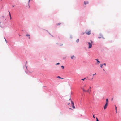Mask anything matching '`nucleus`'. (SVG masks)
<instances>
[{
  "label": "nucleus",
  "instance_id": "nucleus-34",
  "mask_svg": "<svg viewBox=\"0 0 121 121\" xmlns=\"http://www.w3.org/2000/svg\"><path fill=\"white\" fill-rule=\"evenodd\" d=\"M93 78H92L91 79V80H92L93 79Z\"/></svg>",
  "mask_w": 121,
  "mask_h": 121
},
{
  "label": "nucleus",
  "instance_id": "nucleus-3",
  "mask_svg": "<svg viewBox=\"0 0 121 121\" xmlns=\"http://www.w3.org/2000/svg\"><path fill=\"white\" fill-rule=\"evenodd\" d=\"M69 101L70 100V101L71 102V103H72V107H73V108L74 109H75V107L74 106V103L73 102H72V101H71V99H69Z\"/></svg>",
  "mask_w": 121,
  "mask_h": 121
},
{
  "label": "nucleus",
  "instance_id": "nucleus-6",
  "mask_svg": "<svg viewBox=\"0 0 121 121\" xmlns=\"http://www.w3.org/2000/svg\"><path fill=\"white\" fill-rule=\"evenodd\" d=\"M84 4H85L86 5V4H88L89 3V2L88 1L86 2L85 1H84Z\"/></svg>",
  "mask_w": 121,
  "mask_h": 121
},
{
  "label": "nucleus",
  "instance_id": "nucleus-22",
  "mask_svg": "<svg viewBox=\"0 0 121 121\" xmlns=\"http://www.w3.org/2000/svg\"><path fill=\"white\" fill-rule=\"evenodd\" d=\"M103 65H106V64L105 63H104L103 64Z\"/></svg>",
  "mask_w": 121,
  "mask_h": 121
},
{
  "label": "nucleus",
  "instance_id": "nucleus-32",
  "mask_svg": "<svg viewBox=\"0 0 121 121\" xmlns=\"http://www.w3.org/2000/svg\"><path fill=\"white\" fill-rule=\"evenodd\" d=\"M113 98H112V100H113Z\"/></svg>",
  "mask_w": 121,
  "mask_h": 121
},
{
  "label": "nucleus",
  "instance_id": "nucleus-7",
  "mask_svg": "<svg viewBox=\"0 0 121 121\" xmlns=\"http://www.w3.org/2000/svg\"><path fill=\"white\" fill-rule=\"evenodd\" d=\"M57 78H59L60 79H63V78L60 77L59 76H58L57 77Z\"/></svg>",
  "mask_w": 121,
  "mask_h": 121
},
{
  "label": "nucleus",
  "instance_id": "nucleus-17",
  "mask_svg": "<svg viewBox=\"0 0 121 121\" xmlns=\"http://www.w3.org/2000/svg\"><path fill=\"white\" fill-rule=\"evenodd\" d=\"M74 57V56L73 55L71 57V58L72 59H73V57Z\"/></svg>",
  "mask_w": 121,
  "mask_h": 121
},
{
  "label": "nucleus",
  "instance_id": "nucleus-26",
  "mask_svg": "<svg viewBox=\"0 0 121 121\" xmlns=\"http://www.w3.org/2000/svg\"><path fill=\"white\" fill-rule=\"evenodd\" d=\"M93 117L94 118H95V117H94V115H93Z\"/></svg>",
  "mask_w": 121,
  "mask_h": 121
},
{
  "label": "nucleus",
  "instance_id": "nucleus-24",
  "mask_svg": "<svg viewBox=\"0 0 121 121\" xmlns=\"http://www.w3.org/2000/svg\"><path fill=\"white\" fill-rule=\"evenodd\" d=\"M14 6H14V5H12V7H14Z\"/></svg>",
  "mask_w": 121,
  "mask_h": 121
},
{
  "label": "nucleus",
  "instance_id": "nucleus-16",
  "mask_svg": "<svg viewBox=\"0 0 121 121\" xmlns=\"http://www.w3.org/2000/svg\"><path fill=\"white\" fill-rule=\"evenodd\" d=\"M60 24H61V23H58L57 24H56V25H57V26L59 25H60Z\"/></svg>",
  "mask_w": 121,
  "mask_h": 121
},
{
  "label": "nucleus",
  "instance_id": "nucleus-19",
  "mask_svg": "<svg viewBox=\"0 0 121 121\" xmlns=\"http://www.w3.org/2000/svg\"><path fill=\"white\" fill-rule=\"evenodd\" d=\"M91 86H90L89 87V89H91Z\"/></svg>",
  "mask_w": 121,
  "mask_h": 121
},
{
  "label": "nucleus",
  "instance_id": "nucleus-12",
  "mask_svg": "<svg viewBox=\"0 0 121 121\" xmlns=\"http://www.w3.org/2000/svg\"><path fill=\"white\" fill-rule=\"evenodd\" d=\"M61 67L62 68V69H64V67L63 66H61Z\"/></svg>",
  "mask_w": 121,
  "mask_h": 121
},
{
  "label": "nucleus",
  "instance_id": "nucleus-1",
  "mask_svg": "<svg viewBox=\"0 0 121 121\" xmlns=\"http://www.w3.org/2000/svg\"><path fill=\"white\" fill-rule=\"evenodd\" d=\"M81 89H82L84 92H87L89 94H90L91 91V89H89L87 90H85L83 88H81Z\"/></svg>",
  "mask_w": 121,
  "mask_h": 121
},
{
  "label": "nucleus",
  "instance_id": "nucleus-35",
  "mask_svg": "<svg viewBox=\"0 0 121 121\" xmlns=\"http://www.w3.org/2000/svg\"><path fill=\"white\" fill-rule=\"evenodd\" d=\"M65 58H64V59H65Z\"/></svg>",
  "mask_w": 121,
  "mask_h": 121
},
{
  "label": "nucleus",
  "instance_id": "nucleus-4",
  "mask_svg": "<svg viewBox=\"0 0 121 121\" xmlns=\"http://www.w3.org/2000/svg\"><path fill=\"white\" fill-rule=\"evenodd\" d=\"M108 104H107V103H106L105 106L104 107V109H105L106 108Z\"/></svg>",
  "mask_w": 121,
  "mask_h": 121
},
{
  "label": "nucleus",
  "instance_id": "nucleus-33",
  "mask_svg": "<svg viewBox=\"0 0 121 121\" xmlns=\"http://www.w3.org/2000/svg\"><path fill=\"white\" fill-rule=\"evenodd\" d=\"M5 41L6 42V39H5Z\"/></svg>",
  "mask_w": 121,
  "mask_h": 121
},
{
  "label": "nucleus",
  "instance_id": "nucleus-2",
  "mask_svg": "<svg viewBox=\"0 0 121 121\" xmlns=\"http://www.w3.org/2000/svg\"><path fill=\"white\" fill-rule=\"evenodd\" d=\"M91 43L89 42H88V44L89 45L88 48H90L92 47V44L91 43H93V42H92L91 40Z\"/></svg>",
  "mask_w": 121,
  "mask_h": 121
},
{
  "label": "nucleus",
  "instance_id": "nucleus-9",
  "mask_svg": "<svg viewBox=\"0 0 121 121\" xmlns=\"http://www.w3.org/2000/svg\"><path fill=\"white\" fill-rule=\"evenodd\" d=\"M103 64H101L100 65V67H101V68H102V66H103Z\"/></svg>",
  "mask_w": 121,
  "mask_h": 121
},
{
  "label": "nucleus",
  "instance_id": "nucleus-15",
  "mask_svg": "<svg viewBox=\"0 0 121 121\" xmlns=\"http://www.w3.org/2000/svg\"><path fill=\"white\" fill-rule=\"evenodd\" d=\"M86 86V84H85L83 86V88H84Z\"/></svg>",
  "mask_w": 121,
  "mask_h": 121
},
{
  "label": "nucleus",
  "instance_id": "nucleus-27",
  "mask_svg": "<svg viewBox=\"0 0 121 121\" xmlns=\"http://www.w3.org/2000/svg\"><path fill=\"white\" fill-rule=\"evenodd\" d=\"M8 11V12L9 13H9H10V12H9V11Z\"/></svg>",
  "mask_w": 121,
  "mask_h": 121
},
{
  "label": "nucleus",
  "instance_id": "nucleus-11",
  "mask_svg": "<svg viewBox=\"0 0 121 121\" xmlns=\"http://www.w3.org/2000/svg\"><path fill=\"white\" fill-rule=\"evenodd\" d=\"M96 60H97L98 63H100V62L97 59H96Z\"/></svg>",
  "mask_w": 121,
  "mask_h": 121
},
{
  "label": "nucleus",
  "instance_id": "nucleus-14",
  "mask_svg": "<svg viewBox=\"0 0 121 121\" xmlns=\"http://www.w3.org/2000/svg\"><path fill=\"white\" fill-rule=\"evenodd\" d=\"M85 79H86L85 78H84V79H82L81 80L84 81Z\"/></svg>",
  "mask_w": 121,
  "mask_h": 121
},
{
  "label": "nucleus",
  "instance_id": "nucleus-13",
  "mask_svg": "<svg viewBox=\"0 0 121 121\" xmlns=\"http://www.w3.org/2000/svg\"><path fill=\"white\" fill-rule=\"evenodd\" d=\"M79 41V39H78L76 40V42H77V43H78V42Z\"/></svg>",
  "mask_w": 121,
  "mask_h": 121
},
{
  "label": "nucleus",
  "instance_id": "nucleus-31",
  "mask_svg": "<svg viewBox=\"0 0 121 121\" xmlns=\"http://www.w3.org/2000/svg\"><path fill=\"white\" fill-rule=\"evenodd\" d=\"M29 38L30 39V37H29Z\"/></svg>",
  "mask_w": 121,
  "mask_h": 121
},
{
  "label": "nucleus",
  "instance_id": "nucleus-30",
  "mask_svg": "<svg viewBox=\"0 0 121 121\" xmlns=\"http://www.w3.org/2000/svg\"><path fill=\"white\" fill-rule=\"evenodd\" d=\"M30 0H29V3L30 2Z\"/></svg>",
  "mask_w": 121,
  "mask_h": 121
},
{
  "label": "nucleus",
  "instance_id": "nucleus-25",
  "mask_svg": "<svg viewBox=\"0 0 121 121\" xmlns=\"http://www.w3.org/2000/svg\"><path fill=\"white\" fill-rule=\"evenodd\" d=\"M96 74V73H95V74H93V76H94V75H95Z\"/></svg>",
  "mask_w": 121,
  "mask_h": 121
},
{
  "label": "nucleus",
  "instance_id": "nucleus-23",
  "mask_svg": "<svg viewBox=\"0 0 121 121\" xmlns=\"http://www.w3.org/2000/svg\"><path fill=\"white\" fill-rule=\"evenodd\" d=\"M115 109H116V111H117V107L116 106L115 107Z\"/></svg>",
  "mask_w": 121,
  "mask_h": 121
},
{
  "label": "nucleus",
  "instance_id": "nucleus-28",
  "mask_svg": "<svg viewBox=\"0 0 121 121\" xmlns=\"http://www.w3.org/2000/svg\"><path fill=\"white\" fill-rule=\"evenodd\" d=\"M8 11V12L9 13H9H10V12H9V11Z\"/></svg>",
  "mask_w": 121,
  "mask_h": 121
},
{
  "label": "nucleus",
  "instance_id": "nucleus-20",
  "mask_svg": "<svg viewBox=\"0 0 121 121\" xmlns=\"http://www.w3.org/2000/svg\"><path fill=\"white\" fill-rule=\"evenodd\" d=\"M96 121H99V120L97 117H96Z\"/></svg>",
  "mask_w": 121,
  "mask_h": 121
},
{
  "label": "nucleus",
  "instance_id": "nucleus-29",
  "mask_svg": "<svg viewBox=\"0 0 121 121\" xmlns=\"http://www.w3.org/2000/svg\"><path fill=\"white\" fill-rule=\"evenodd\" d=\"M69 104H70V103H69L68 104V105H69Z\"/></svg>",
  "mask_w": 121,
  "mask_h": 121
},
{
  "label": "nucleus",
  "instance_id": "nucleus-18",
  "mask_svg": "<svg viewBox=\"0 0 121 121\" xmlns=\"http://www.w3.org/2000/svg\"><path fill=\"white\" fill-rule=\"evenodd\" d=\"M26 36H29V37L30 36V35L29 34H27L26 35Z\"/></svg>",
  "mask_w": 121,
  "mask_h": 121
},
{
  "label": "nucleus",
  "instance_id": "nucleus-10",
  "mask_svg": "<svg viewBox=\"0 0 121 121\" xmlns=\"http://www.w3.org/2000/svg\"><path fill=\"white\" fill-rule=\"evenodd\" d=\"M9 16H10V19H12V18H11V15L10 13H9Z\"/></svg>",
  "mask_w": 121,
  "mask_h": 121
},
{
  "label": "nucleus",
  "instance_id": "nucleus-36",
  "mask_svg": "<svg viewBox=\"0 0 121 121\" xmlns=\"http://www.w3.org/2000/svg\"><path fill=\"white\" fill-rule=\"evenodd\" d=\"M117 111H116V113H117Z\"/></svg>",
  "mask_w": 121,
  "mask_h": 121
},
{
  "label": "nucleus",
  "instance_id": "nucleus-8",
  "mask_svg": "<svg viewBox=\"0 0 121 121\" xmlns=\"http://www.w3.org/2000/svg\"><path fill=\"white\" fill-rule=\"evenodd\" d=\"M106 103H107V104L108 103V99H106Z\"/></svg>",
  "mask_w": 121,
  "mask_h": 121
},
{
  "label": "nucleus",
  "instance_id": "nucleus-21",
  "mask_svg": "<svg viewBox=\"0 0 121 121\" xmlns=\"http://www.w3.org/2000/svg\"><path fill=\"white\" fill-rule=\"evenodd\" d=\"M60 64V63H56V65H58Z\"/></svg>",
  "mask_w": 121,
  "mask_h": 121
},
{
  "label": "nucleus",
  "instance_id": "nucleus-5",
  "mask_svg": "<svg viewBox=\"0 0 121 121\" xmlns=\"http://www.w3.org/2000/svg\"><path fill=\"white\" fill-rule=\"evenodd\" d=\"M91 33L90 31H89L86 33V34L88 35H90Z\"/></svg>",
  "mask_w": 121,
  "mask_h": 121
}]
</instances>
